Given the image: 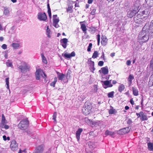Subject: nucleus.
<instances>
[{"label": "nucleus", "instance_id": "obj_13", "mask_svg": "<svg viewBox=\"0 0 153 153\" xmlns=\"http://www.w3.org/2000/svg\"><path fill=\"white\" fill-rule=\"evenodd\" d=\"M83 131V129L82 128H79L76 131V137L78 141H79L80 139V136L81 132Z\"/></svg>", "mask_w": 153, "mask_h": 153}, {"label": "nucleus", "instance_id": "obj_22", "mask_svg": "<svg viewBox=\"0 0 153 153\" xmlns=\"http://www.w3.org/2000/svg\"><path fill=\"white\" fill-rule=\"evenodd\" d=\"M134 79V76L133 75L130 74L128 78V81L129 85H130L132 83V80Z\"/></svg>", "mask_w": 153, "mask_h": 153}, {"label": "nucleus", "instance_id": "obj_63", "mask_svg": "<svg viewBox=\"0 0 153 153\" xmlns=\"http://www.w3.org/2000/svg\"><path fill=\"white\" fill-rule=\"evenodd\" d=\"M92 30L94 32L96 31V28L94 27H92Z\"/></svg>", "mask_w": 153, "mask_h": 153}, {"label": "nucleus", "instance_id": "obj_45", "mask_svg": "<svg viewBox=\"0 0 153 153\" xmlns=\"http://www.w3.org/2000/svg\"><path fill=\"white\" fill-rule=\"evenodd\" d=\"M48 15L50 19L51 18V10H48Z\"/></svg>", "mask_w": 153, "mask_h": 153}, {"label": "nucleus", "instance_id": "obj_34", "mask_svg": "<svg viewBox=\"0 0 153 153\" xmlns=\"http://www.w3.org/2000/svg\"><path fill=\"white\" fill-rule=\"evenodd\" d=\"M57 81V79L56 77L54 78V81L50 84V85L53 86V87H55V85Z\"/></svg>", "mask_w": 153, "mask_h": 153}, {"label": "nucleus", "instance_id": "obj_19", "mask_svg": "<svg viewBox=\"0 0 153 153\" xmlns=\"http://www.w3.org/2000/svg\"><path fill=\"white\" fill-rule=\"evenodd\" d=\"M46 34L47 35V36L49 38L51 37V31L50 30L49 28V26H47V29L46 30Z\"/></svg>", "mask_w": 153, "mask_h": 153}, {"label": "nucleus", "instance_id": "obj_52", "mask_svg": "<svg viewBox=\"0 0 153 153\" xmlns=\"http://www.w3.org/2000/svg\"><path fill=\"white\" fill-rule=\"evenodd\" d=\"M53 25L56 27L58 28L59 26V25L58 24V23L56 24H53Z\"/></svg>", "mask_w": 153, "mask_h": 153}, {"label": "nucleus", "instance_id": "obj_58", "mask_svg": "<svg viewBox=\"0 0 153 153\" xmlns=\"http://www.w3.org/2000/svg\"><path fill=\"white\" fill-rule=\"evenodd\" d=\"M57 15H53V19L54 18H57Z\"/></svg>", "mask_w": 153, "mask_h": 153}, {"label": "nucleus", "instance_id": "obj_25", "mask_svg": "<svg viewBox=\"0 0 153 153\" xmlns=\"http://www.w3.org/2000/svg\"><path fill=\"white\" fill-rule=\"evenodd\" d=\"M14 49H17L20 47V45L18 43H13L11 45Z\"/></svg>", "mask_w": 153, "mask_h": 153}, {"label": "nucleus", "instance_id": "obj_39", "mask_svg": "<svg viewBox=\"0 0 153 153\" xmlns=\"http://www.w3.org/2000/svg\"><path fill=\"white\" fill-rule=\"evenodd\" d=\"M4 13L5 15H8L9 13V10L7 8L5 9L4 10Z\"/></svg>", "mask_w": 153, "mask_h": 153}, {"label": "nucleus", "instance_id": "obj_31", "mask_svg": "<svg viewBox=\"0 0 153 153\" xmlns=\"http://www.w3.org/2000/svg\"><path fill=\"white\" fill-rule=\"evenodd\" d=\"M42 62L45 64L47 63V61L46 58L45 57L43 54L42 53L41 54Z\"/></svg>", "mask_w": 153, "mask_h": 153}, {"label": "nucleus", "instance_id": "obj_54", "mask_svg": "<svg viewBox=\"0 0 153 153\" xmlns=\"http://www.w3.org/2000/svg\"><path fill=\"white\" fill-rule=\"evenodd\" d=\"M93 0H88V3L89 4H91L93 2Z\"/></svg>", "mask_w": 153, "mask_h": 153}, {"label": "nucleus", "instance_id": "obj_27", "mask_svg": "<svg viewBox=\"0 0 153 153\" xmlns=\"http://www.w3.org/2000/svg\"><path fill=\"white\" fill-rule=\"evenodd\" d=\"M6 64L7 67H12L13 66L12 61L7 60L6 62Z\"/></svg>", "mask_w": 153, "mask_h": 153}, {"label": "nucleus", "instance_id": "obj_57", "mask_svg": "<svg viewBox=\"0 0 153 153\" xmlns=\"http://www.w3.org/2000/svg\"><path fill=\"white\" fill-rule=\"evenodd\" d=\"M47 7L48 9V10H51V9L50 7L49 4V3H48L47 4Z\"/></svg>", "mask_w": 153, "mask_h": 153}, {"label": "nucleus", "instance_id": "obj_56", "mask_svg": "<svg viewBox=\"0 0 153 153\" xmlns=\"http://www.w3.org/2000/svg\"><path fill=\"white\" fill-rule=\"evenodd\" d=\"M3 140H4L6 141L7 140V137L6 136L4 135L3 136Z\"/></svg>", "mask_w": 153, "mask_h": 153}, {"label": "nucleus", "instance_id": "obj_20", "mask_svg": "<svg viewBox=\"0 0 153 153\" xmlns=\"http://www.w3.org/2000/svg\"><path fill=\"white\" fill-rule=\"evenodd\" d=\"M58 74H59L58 76L59 80H62L65 78V74H60L59 73H58Z\"/></svg>", "mask_w": 153, "mask_h": 153}, {"label": "nucleus", "instance_id": "obj_35", "mask_svg": "<svg viewBox=\"0 0 153 153\" xmlns=\"http://www.w3.org/2000/svg\"><path fill=\"white\" fill-rule=\"evenodd\" d=\"M2 126H0V128H1V130L2 131L3 130L2 129L3 128H4L6 129H7L9 128V126L6 124L3 125Z\"/></svg>", "mask_w": 153, "mask_h": 153}, {"label": "nucleus", "instance_id": "obj_26", "mask_svg": "<svg viewBox=\"0 0 153 153\" xmlns=\"http://www.w3.org/2000/svg\"><path fill=\"white\" fill-rule=\"evenodd\" d=\"M146 4L150 7L153 6V0H146Z\"/></svg>", "mask_w": 153, "mask_h": 153}, {"label": "nucleus", "instance_id": "obj_32", "mask_svg": "<svg viewBox=\"0 0 153 153\" xmlns=\"http://www.w3.org/2000/svg\"><path fill=\"white\" fill-rule=\"evenodd\" d=\"M81 28L83 32H85L87 30L86 26L84 24H82L81 25Z\"/></svg>", "mask_w": 153, "mask_h": 153}, {"label": "nucleus", "instance_id": "obj_55", "mask_svg": "<svg viewBox=\"0 0 153 153\" xmlns=\"http://www.w3.org/2000/svg\"><path fill=\"white\" fill-rule=\"evenodd\" d=\"M115 55V53H112L111 54L110 56L112 57H113Z\"/></svg>", "mask_w": 153, "mask_h": 153}, {"label": "nucleus", "instance_id": "obj_4", "mask_svg": "<svg viewBox=\"0 0 153 153\" xmlns=\"http://www.w3.org/2000/svg\"><path fill=\"white\" fill-rule=\"evenodd\" d=\"M91 106L86 104H85L83 107L82 111L83 113L85 115L89 114L91 112Z\"/></svg>", "mask_w": 153, "mask_h": 153}, {"label": "nucleus", "instance_id": "obj_44", "mask_svg": "<svg viewBox=\"0 0 153 153\" xmlns=\"http://www.w3.org/2000/svg\"><path fill=\"white\" fill-rule=\"evenodd\" d=\"M104 62L103 61H100L98 63V65L100 66H102L103 65Z\"/></svg>", "mask_w": 153, "mask_h": 153}, {"label": "nucleus", "instance_id": "obj_62", "mask_svg": "<svg viewBox=\"0 0 153 153\" xmlns=\"http://www.w3.org/2000/svg\"><path fill=\"white\" fill-rule=\"evenodd\" d=\"M4 39V38L2 37H0V41H2Z\"/></svg>", "mask_w": 153, "mask_h": 153}, {"label": "nucleus", "instance_id": "obj_49", "mask_svg": "<svg viewBox=\"0 0 153 153\" xmlns=\"http://www.w3.org/2000/svg\"><path fill=\"white\" fill-rule=\"evenodd\" d=\"M132 123V120L130 119H129L127 121V123L128 124H130Z\"/></svg>", "mask_w": 153, "mask_h": 153}, {"label": "nucleus", "instance_id": "obj_10", "mask_svg": "<svg viewBox=\"0 0 153 153\" xmlns=\"http://www.w3.org/2000/svg\"><path fill=\"white\" fill-rule=\"evenodd\" d=\"M75 55V53L74 51L72 52L70 54L66 53H65L64 55L63 54H62V56L66 58H70L71 57L74 56Z\"/></svg>", "mask_w": 153, "mask_h": 153}, {"label": "nucleus", "instance_id": "obj_38", "mask_svg": "<svg viewBox=\"0 0 153 153\" xmlns=\"http://www.w3.org/2000/svg\"><path fill=\"white\" fill-rule=\"evenodd\" d=\"M53 24L58 23L59 21V18H54L53 19Z\"/></svg>", "mask_w": 153, "mask_h": 153}, {"label": "nucleus", "instance_id": "obj_17", "mask_svg": "<svg viewBox=\"0 0 153 153\" xmlns=\"http://www.w3.org/2000/svg\"><path fill=\"white\" fill-rule=\"evenodd\" d=\"M107 43V38L105 36H102V41L101 43L103 46H105L106 45Z\"/></svg>", "mask_w": 153, "mask_h": 153}, {"label": "nucleus", "instance_id": "obj_47", "mask_svg": "<svg viewBox=\"0 0 153 153\" xmlns=\"http://www.w3.org/2000/svg\"><path fill=\"white\" fill-rule=\"evenodd\" d=\"M131 64V61L130 60H128L127 61L126 64L127 65H130Z\"/></svg>", "mask_w": 153, "mask_h": 153}, {"label": "nucleus", "instance_id": "obj_23", "mask_svg": "<svg viewBox=\"0 0 153 153\" xmlns=\"http://www.w3.org/2000/svg\"><path fill=\"white\" fill-rule=\"evenodd\" d=\"M133 94L135 96H137L138 95V91L136 88H135L134 87L132 88Z\"/></svg>", "mask_w": 153, "mask_h": 153}, {"label": "nucleus", "instance_id": "obj_2", "mask_svg": "<svg viewBox=\"0 0 153 153\" xmlns=\"http://www.w3.org/2000/svg\"><path fill=\"white\" fill-rule=\"evenodd\" d=\"M35 75L37 80L40 79V76H41L44 79H46L47 78V75L44 72L40 69H39L36 70L35 72Z\"/></svg>", "mask_w": 153, "mask_h": 153}, {"label": "nucleus", "instance_id": "obj_6", "mask_svg": "<svg viewBox=\"0 0 153 153\" xmlns=\"http://www.w3.org/2000/svg\"><path fill=\"white\" fill-rule=\"evenodd\" d=\"M10 147L11 149L13 151H15L17 149L18 146L15 140H12Z\"/></svg>", "mask_w": 153, "mask_h": 153}, {"label": "nucleus", "instance_id": "obj_5", "mask_svg": "<svg viewBox=\"0 0 153 153\" xmlns=\"http://www.w3.org/2000/svg\"><path fill=\"white\" fill-rule=\"evenodd\" d=\"M38 18L40 21H45L47 17L45 13L40 12L38 13Z\"/></svg>", "mask_w": 153, "mask_h": 153}, {"label": "nucleus", "instance_id": "obj_40", "mask_svg": "<svg viewBox=\"0 0 153 153\" xmlns=\"http://www.w3.org/2000/svg\"><path fill=\"white\" fill-rule=\"evenodd\" d=\"M7 123V121L6 120H5L1 121L0 123V126H3V125L6 124Z\"/></svg>", "mask_w": 153, "mask_h": 153}, {"label": "nucleus", "instance_id": "obj_48", "mask_svg": "<svg viewBox=\"0 0 153 153\" xmlns=\"http://www.w3.org/2000/svg\"><path fill=\"white\" fill-rule=\"evenodd\" d=\"M130 102L132 105L134 104V102L132 98H131L130 100Z\"/></svg>", "mask_w": 153, "mask_h": 153}, {"label": "nucleus", "instance_id": "obj_53", "mask_svg": "<svg viewBox=\"0 0 153 153\" xmlns=\"http://www.w3.org/2000/svg\"><path fill=\"white\" fill-rule=\"evenodd\" d=\"M136 114L138 118H139L140 117H141V115L140 114V112L139 113H136Z\"/></svg>", "mask_w": 153, "mask_h": 153}, {"label": "nucleus", "instance_id": "obj_18", "mask_svg": "<svg viewBox=\"0 0 153 153\" xmlns=\"http://www.w3.org/2000/svg\"><path fill=\"white\" fill-rule=\"evenodd\" d=\"M19 68L21 70V71L23 72H25L27 71V66L25 65L24 66H20Z\"/></svg>", "mask_w": 153, "mask_h": 153}, {"label": "nucleus", "instance_id": "obj_33", "mask_svg": "<svg viewBox=\"0 0 153 153\" xmlns=\"http://www.w3.org/2000/svg\"><path fill=\"white\" fill-rule=\"evenodd\" d=\"M6 84L7 85V88L9 89V78H6L5 79Z\"/></svg>", "mask_w": 153, "mask_h": 153}, {"label": "nucleus", "instance_id": "obj_42", "mask_svg": "<svg viewBox=\"0 0 153 153\" xmlns=\"http://www.w3.org/2000/svg\"><path fill=\"white\" fill-rule=\"evenodd\" d=\"M97 44L98 45H99L100 42V36L99 34H98L97 36Z\"/></svg>", "mask_w": 153, "mask_h": 153}, {"label": "nucleus", "instance_id": "obj_21", "mask_svg": "<svg viewBox=\"0 0 153 153\" xmlns=\"http://www.w3.org/2000/svg\"><path fill=\"white\" fill-rule=\"evenodd\" d=\"M125 88V85L123 84H120L118 87V90L119 92H122Z\"/></svg>", "mask_w": 153, "mask_h": 153}, {"label": "nucleus", "instance_id": "obj_7", "mask_svg": "<svg viewBox=\"0 0 153 153\" xmlns=\"http://www.w3.org/2000/svg\"><path fill=\"white\" fill-rule=\"evenodd\" d=\"M68 42V39L66 38H63L60 40L61 45L64 48H66Z\"/></svg>", "mask_w": 153, "mask_h": 153}, {"label": "nucleus", "instance_id": "obj_37", "mask_svg": "<svg viewBox=\"0 0 153 153\" xmlns=\"http://www.w3.org/2000/svg\"><path fill=\"white\" fill-rule=\"evenodd\" d=\"M113 134H114L113 132L110 131H109L108 130H106L105 133V134L106 135H113Z\"/></svg>", "mask_w": 153, "mask_h": 153}, {"label": "nucleus", "instance_id": "obj_14", "mask_svg": "<svg viewBox=\"0 0 153 153\" xmlns=\"http://www.w3.org/2000/svg\"><path fill=\"white\" fill-rule=\"evenodd\" d=\"M140 114L141 115L140 119L142 121L147 120L148 119L147 115L145 114L143 112H140Z\"/></svg>", "mask_w": 153, "mask_h": 153}, {"label": "nucleus", "instance_id": "obj_15", "mask_svg": "<svg viewBox=\"0 0 153 153\" xmlns=\"http://www.w3.org/2000/svg\"><path fill=\"white\" fill-rule=\"evenodd\" d=\"M102 73L104 75L107 74L108 72V70L107 66L101 68Z\"/></svg>", "mask_w": 153, "mask_h": 153}, {"label": "nucleus", "instance_id": "obj_59", "mask_svg": "<svg viewBox=\"0 0 153 153\" xmlns=\"http://www.w3.org/2000/svg\"><path fill=\"white\" fill-rule=\"evenodd\" d=\"M91 59V58H90L88 60V61H89V62H91V63L93 64V65H94V62H93V61H92L91 60H90V59Z\"/></svg>", "mask_w": 153, "mask_h": 153}, {"label": "nucleus", "instance_id": "obj_50", "mask_svg": "<svg viewBox=\"0 0 153 153\" xmlns=\"http://www.w3.org/2000/svg\"><path fill=\"white\" fill-rule=\"evenodd\" d=\"M96 10L95 9H93L91 12V14L92 15H94L95 14Z\"/></svg>", "mask_w": 153, "mask_h": 153}, {"label": "nucleus", "instance_id": "obj_12", "mask_svg": "<svg viewBox=\"0 0 153 153\" xmlns=\"http://www.w3.org/2000/svg\"><path fill=\"white\" fill-rule=\"evenodd\" d=\"M137 13V12L134 10L128 11L127 13V16L128 17L132 18Z\"/></svg>", "mask_w": 153, "mask_h": 153}, {"label": "nucleus", "instance_id": "obj_61", "mask_svg": "<svg viewBox=\"0 0 153 153\" xmlns=\"http://www.w3.org/2000/svg\"><path fill=\"white\" fill-rule=\"evenodd\" d=\"M117 83V82L115 80H113L112 81V83L113 84H116Z\"/></svg>", "mask_w": 153, "mask_h": 153}, {"label": "nucleus", "instance_id": "obj_9", "mask_svg": "<svg viewBox=\"0 0 153 153\" xmlns=\"http://www.w3.org/2000/svg\"><path fill=\"white\" fill-rule=\"evenodd\" d=\"M147 24H149L147 27V29L150 31L151 36H153V20L152 21L149 26V23Z\"/></svg>", "mask_w": 153, "mask_h": 153}, {"label": "nucleus", "instance_id": "obj_64", "mask_svg": "<svg viewBox=\"0 0 153 153\" xmlns=\"http://www.w3.org/2000/svg\"><path fill=\"white\" fill-rule=\"evenodd\" d=\"M22 152H23V150L21 149H20L18 153H22Z\"/></svg>", "mask_w": 153, "mask_h": 153}, {"label": "nucleus", "instance_id": "obj_51", "mask_svg": "<svg viewBox=\"0 0 153 153\" xmlns=\"http://www.w3.org/2000/svg\"><path fill=\"white\" fill-rule=\"evenodd\" d=\"M104 57H105V56H104V53L103 52H102V55L101 56V58H102L103 59V60H105V58H104Z\"/></svg>", "mask_w": 153, "mask_h": 153}, {"label": "nucleus", "instance_id": "obj_60", "mask_svg": "<svg viewBox=\"0 0 153 153\" xmlns=\"http://www.w3.org/2000/svg\"><path fill=\"white\" fill-rule=\"evenodd\" d=\"M129 108V107L128 106H126L125 108L126 110H128Z\"/></svg>", "mask_w": 153, "mask_h": 153}, {"label": "nucleus", "instance_id": "obj_46", "mask_svg": "<svg viewBox=\"0 0 153 153\" xmlns=\"http://www.w3.org/2000/svg\"><path fill=\"white\" fill-rule=\"evenodd\" d=\"M1 48L3 49H5L7 48V45L5 44H4L1 46Z\"/></svg>", "mask_w": 153, "mask_h": 153}, {"label": "nucleus", "instance_id": "obj_1", "mask_svg": "<svg viewBox=\"0 0 153 153\" xmlns=\"http://www.w3.org/2000/svg\"><path fill=\"white\" fill-rule=\"evenodd\" d=\"M149 24H146L143 27L142 31L140 32L138 36L139 42L140 43L145 42L149 39V35H150V31L147 29Z\"/></svg>", "mask_w": 153, "mask_h": 153}, {"label": "nucleus", "instance_id": "obj_8", "mask_svg": "<svg viewBox=\"0 0 153 153\" xmlns=\"http://www.w3.org/2000/svg\"><path fill=\"white\" fill-rule=\"evenodd\" d=\"M130 127L121 129L119 130V133L122 134H125L126 133H128L130 131Z\"/></svg>", "mask_w": 153, "mask_h": 153}, {"label": "nucleus", "instance_id": "obj_43", "mask_svg": "<svg viewBox=\"0 0 153 153\" xmlns=\"http://www.w3.org/2000/svg\"><path fill=\"white\" fill-rule=\"evenodd\" d=\"M115 111L114 109H110L109 111V113L110 114H112L114 113Z\"/></svg>", "mask_w": 153, "mask_h": 153}, {"label": "nucleus", "instance_id": "obj_30", "mask_svg": "<svg viewBox=\"0 0 153 153\" xmlns=\"http://www.w3.org/2000/svg\"><path fill=\"white\" fill-rule=\"evenodd\" d=\"M99 54V53H98L97 51H95L93 53L92 58L94 59L96 58L98 56Z\"/></svg>", "mask_w": 153, "mask_h": 153}, {"label": "nucleus", "instance_id": "obj_3", "mask_svg": "<svg viewBox=\"0 0 153 153\" xmlns=\"http://www.w3.org/2000/svg\"><path fill=\"white\" fill-rule=\"evenodd\" d=\"M28 123L29 122L27 120H24L20 122L18 126L20 129L24 130L27 128Z\"/></svg>", "mask_w": 153, "mask_h": 153}, {"label": "nucleus", "instance_id": "obj_16", "mask_svg": "<svg viewBox=\"0 0 153 153\" xmlns=\"http://www.w3.org/2000/svg\"><path fill=\"white\" fill-rule=\"evenodd\" d=\"M104 85L108 86L109 87H111L113 86L111 83V80H106L103 82Z\"/></svg>", "mask_w": 153, "mask_h": 153}, {"label": "nucleus", "instance_id": "obj_29", "mask_svg": "<svg viewBox=\"0 0 153 153\" xmlns=\"http://www.w3.org/2000/svg\"><path fill=\"white\" fill-rule=\"evenodd\" d=\"M73 6H68V7L67 8V12L68 13H72L73 12L72 8Z\"/></svg>", "mask_w": 153, "mask_h": 153}, {"label": "nucleus", "instance_id": "obj_11", "mask_svg": "<svg viewBox=\"0 0 153 153\" xmlns=\"http://www.w3.org/2000/svg\"><path fill=\"white\" fill-rule=\"evenodd\" d=\"M43 150V146L42 145L38 146L33 153H42Z\"/></svg>", "mask_w": 153, "mask_h": 153}, {"label": "nucleus", "instance_id": "obj_41", "mask_svg": "<svg viewBox=\"0 0 153 153\" xmlns=\"http://www.w3.org/2000/svg\"><path fill=\"white\" fill-rule=\"evenodd\" d=\"M92 44L91 43H90L89 44V45L88 46L87 51L88 52L90 51H91V49L92 48Z\"/></svg>", "mask_w": 153, "mask_h": 153}, {"label": "nucleus", "instance_id": "obj_24", "mask_svg": "<svg viewBox=\"0 0 153 153\" xmlns=\"http://www.w3.org/2000/svg\"><path fill=\"white\" fill-rule=\"evenodd\" d=\"M148 148L150 151H153V143H147Z\"/></svg>", "mask_w": 153, "mask_h": 153}, {"label": "nucleus", "instance_id": "obj_28", "mask_svg": "<svg viewBox=\"0 0 153 153\" xmlns=\"http://www.w3.org/2000/svg\"><path fill=\"white\" fill-rule=\"evenodd\" d=\"M57 113L56 112H54L53 113V120H54V122L56 123L57 122L56 118L57 116Z\"/></svg>", "mask_w": 153, "mask_h": 153}, {"label": "nucleus", "instance_id": "obj_36", "mask_svg": "<svg viewBox=\"0 0 153 153\" xmlns=\"http://www.w3.org/2000/svg\"><path fill=\"white\" fill-rule=\"evenodd\" d=\"M114 92V91H111L108 94V96L109 98H112L113 97Z\"/></svg>", "mask_w": 153, "mask_h": 153}]
</instances>
